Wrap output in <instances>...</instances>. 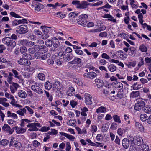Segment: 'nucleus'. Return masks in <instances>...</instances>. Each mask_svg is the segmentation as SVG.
I'll use <instances>...</instances> for the list:
<instances>
[{
  "label": "nucleus",
  "instance_id": "338daca9",
  "mask_svg": "<svg viewBox=\"0 0 151 151\" xmlns=\"http://www.w3.org/2000/svg\"><path fill=\"white\" fill-rule=\"evenodd\" d=\"M50 128L49 127L44 126L41 129V131L43 132H45L48 131Z\"/></svg>",
  "mask_w": 151,
  "mask_h": 151
},
{
  "label": "nucleus",
  "instance_id": "603ef678",
  "mask_svg": "<svg viewBox=\"0 0 151 151\" xmlns=\"http://www.w3.org/2000/svg\"><path fill=\"white\" fill-rule=\"evenodd\" d=\"M44 92L45 93L46 96L48 98L49 100L52 101L53 99L52 96H50L49 93L45 90H44Z\"/></svg>",
  "mask_w": 151,
  "mask_h": 151
},
{
  "label": "nucleus",
  "instance_id": "bb28decb",
  "mask_svg": "<svg viewBox=\"0 0 151 151\" xmlns=\"http://www.w3.org/2000/svg\"><path fill=\"white\" fill-rule=\"evenodd\" d=\"M10 145H14L15 147L17 149H20L21 146V144L17 141L11 142Z\"/></svg>",
  "mask_w": 151,
  "mask_h": 151
},
{
  "label": "nucleus",
  "instance_id": "c756f323",
  "mask_svg": "<svg viewBox=\"0 0 151 151\" xmlns=\"http://www.w3.org/2000/svg\"><path fill=\"white\" fill-rule=\"evenodd\" d=\"M73 58V55L72 54H68L65 55L63 60L66 61H69Z\"/></svg>",
  "mask_w": 151,
  "mask_h": 151
},
{
  "label": "nucleus",
  "instance_id": "f3484780",
  "mask_svg": "<svg viewBox=\"0 0 151 151\" xmlns=\"http://www.w3.org/2000/svg\"><path fill=\"white\" fill-rule=\"evenodd\" d=\"M112 84L114 87L118 89V90L120 89H122L123 86L122 83H121L116 81L113 83H112Z\"/></svg>",
  "mask_w": 151,
  "mask_h": 151
},
{
  "label": "nucleus",
  "instance_id": "c03bdc74",
  "mask_svg": "<svg viewBox=\"0 0 151 151\" xmlns=\"http://www.w3.org/2000/svg\"><path fill=\"white\" fill-rule=\"evenodd\" d=\"M45 44L47 47H51L52 44V40H50L47 39L45 42Z\"/></svg>",
  "mask_w": 151,
  "mask_h": 151
},
{
  "label": "nucleus",
  "instance_id": "5701e85b",
  "mask_svg": "<svg viewBox=\"0 0 151 151\" xmlns=\"http://www.w3.org/2000/svg\"><path fill=\"white\" fill-rule=\"evenodd\" d=\"M60 134L62 136H64L67 138L71 141H73L75 139L74 137L73 136L70 135L67 133L64 132H60Z\"/></svg>",
  "mask_w": 151,
  "mask_h": 151
},
{
  "label": "nucleus",
  "instance_id": "69168bd1",
  "mask_svg": "<svg viewBox=\"0 0 151 151\" xmlns=\"http://www.w3.org/2000/svg\"><path fill=\"white\" fill-rule=\"evenodd\" d=\"M97 130V127L95 125H92L91 127V131L93 133Z\"/></svg>",
  "mask_w": 151,
  "mask_h": 151
},
{
  "label": "nucleus",
  "instance_id": "f257e3e1",
  "mask_svg": "<svg viewBox=\"0 0 151 151\" xmlns=\"http://www.w3.org/2000/svg\"><path fill=\"white\" fill-rule=\"evenodd\" d=\"M72 4L76 6V8L78 9L86 8L87 6L89 5L90 4L87 2L85 1H83L80 3V1L78 0H73L72 1Z\"/></svg>",
  "mask_w": 151,
  "mask_h": 151
},
{
  "label": "nucleus",
  "instance_id": "dca6fc26",
  "mask_svg": "<svg viewBox=\"0 0 151 151\" xmlns=\"http://www.w3.org/2000/svg\"><path fill=\"white\" fill-rule=\"evenodd\" d=\"M35 5L36 6L34 8V10L36 12L39 11L40 10L44 8L43 5L40 3H35Z\"/></svg>",
  "mask_w": 151,
  "mask_h": 151
},
{
  "label": "nucleus",
  "instance_id": "ea45409f",
  "mask_svg": "<svg viewBox=\"0 0 151 151\" xmlns=\"http://www.w3.org/2000/svg\"><path fill=\"white\" fill-rule=\"evenodd\" d=\"M37 77L39 79L42 81L45 80V74L42 73H39Z\"/></svg>",
  "mask_w": 151,
  "mask_h": 151
},
{
  "label": "nucleus",
  "instance_id": "e433bc0d",
  "mask_svg": "<svg viewBox=\"0 0 151 151\" xmlns=\"http://www.w3.org/2000/svg\"><path fill=\"white\" fill-rule=\"evenodd\" d=\"M52 84L49 82H47L45 83V87L46 89L50 90L52 86Z\"/></svg>",
  "mask_w": 151,
  "mask_h": 151
},
{
  "label": "nucleus",
  "instance_id": "2eb2a0df",
  "mask_svg": "<svg viewBox=\"0 0 151 151\" xmlns=\"http://www.w3.org/2000/svg\"><path fill=\"white\" fill-rule=\"evenodd\" d=\"M40 47L39 45H35L32 48H29L28 49V51L29 53L33 54L38 51L40 50Z\"/></svg>",
  "mask_w": 151,
  "mask_h": 151
},
{
  "label": "nucleus",
  "instance_id": "cd10ccee",
  "mask_svg": "<svg viewBox=\"0 0 151 151\" xmlns=\"http://www.w3.org/2000/svg\"><path fill=\"white\" fill-rule=\"evenodd\" d=\"M81 61V59L79 58H74L73 60L68 63L69 64H75L80 63Z\"/></svg>",
  "mask_w": 151,
  "mask_h": 151
},
{
  "label": "nucleus",
  "instance_id": "39448f33",
  "mask_svg": "<svg viewBox=\"0 0 151 151\" xmlns=\"http://www.w3.org/2000/svg\"><path fill=\"white\" fill-rule=\"evenodd\" d=\"M27 127L29 128L28 130L30 131H37L38 129L37 127H41L40 124L39 123H31L27 125Z\"/></svg>",
  "mask_w": 151,
  "mask_h": 151
},
{
  "label": "nucleus",
  "instance_id": "774afa93",
  "mask_svg": "<svg viewBox=\"0 0 151 151\" xmlns=\"http://www.w3.org/2000/svg\"><path fill=\"white\" fill-rule=\"evenodd\" d=\"M40 144V143L36 140H34L33 142V145L35 147H38Z\"/></svg>",
  "mask_w": 151,
  "mask_h": 151
},
{
  "label": "nucleus",
  "instance_id": "0eeeda50",
  "mask_svg": "<svg viewBox=\"0 0 151 151\" xmlns=\"http://www.w3.org/2000/svg\"><path fill=\"white\" fill-rule=\"evenodd\" d=\"M28 31L27 25H22L17 27V29L16 30V32L20 34H23L27 33Z\"/></svg>",
  "mask_w": 151,
  "mask_h": 151
},
{
  "label": "nucleus",
  "instance_id": "2f4dec72",
  "mask_svg": "<svg viewBox=\"0 0 151 151\" xmlns=\"http://www.w3.org/2000/svg\"><path fill=\"white\" fill-rule=\"evenodd\" d=\"M144 111L145 113L147 114L151 113V106L150 105L145 106Z\"/></svg>",
  "mask_w": 151,
  "mask_h": 151
},
{
  "label": "nucleus",
  "instance_id": "37998d69",
  "mask_svg": "<svg viewBox=\"0 0 151 151\" xmlns=\"http://www.w3.org/2000/svg\"><path fill=\"white\" fill-rule=\"evenodd\" d=\"M147 115L145 114H141L140 116L141 120L143 122L147 121Z\"/></svg>",
  "mask_w": 151,
  "mask_h": 151
},
{
  "label": "nucleus",
  "instance_id": "864d4df0",
  "mask_svg": "<svg viewBox=\"0 0 151 151\" xmlns=\"http://www.w3.org/2000/svg\"><path fill=\"white\" fill-rule=\"evenodd\" d=\"M130 20V19L128 16L124 17V23L127 24H128L129 23V21Z\"/></svg>",
  "mask_w": 151,
  "mask_h": 151
},
{
  "label": "nucleus",
  "instance_id": "e2e57ef3",
  "mask_svg": "<svg viewBox=\"0 0 151 151\" xmlns=\"http://www.w3.org/2000/svg\"><path fill=\"white\" fill-rule=\"evenodd\" d=\"M101 57L102 58L106 59H109L110 58V57L106 53H103L101 54Z\"/></svg>",
  "mask_w": 151,
  "mask_h": 151
},
{
  "label": "nucleus",
  "instance_id": "a878e982",
  "mask_svg": "<svg viewBox=\"0 0 151 151\" xmlns=\"http://www.w3.org/2000/svg\"><path fill=\"white\" fill-rule=\"evenodd\" d=\"M107 68L111 72H114L117 69L116 67L112 64L108 65Z\"/></svg>",
  "mask_w": 151,
  "mask_h": 151
},
{
  "label": "nucleus",
  "instance_id": "4d7b16f0",
  "mask_svg": "<svg viewBox=\"0 0 151 151\" xmlns=\"http://www.w3.org/2000/svg\"><path fill=\"white\" fill-rule=\"evenodd\" d=\"M139 60H140V61L138 63V66L140 67L144 65V60L143 58L141 57L139 58Z\"/></svg>",
  "mask_w": 151,
  "mask_h": 151
},
{
  "label": "nucleus",
  "instance_id": "4c0bfd02",
  "mask_svg": "<svg viewBox=\"0 0 151 151\" xmlns=\"http://www.w3.org/2000/svg\"><path fill=\"white\" fill-rule=\"evenodd\" d=\"M27 40H22L18 41V45H19L26 46Z\"/></svg>",
  "mask_w": 151,
  "mask_h": 151
},
{
  "label": "nucleus",
  "instance_id": "b1692460",
  "mask_svg": "<svg viewBox=\"0 0 151 151\" xmlns=\"http://www.w3.org/2000/svg\"><path fill=\"white\" fill-rule=\"evenodd\" d=\"M136 48L133 47H131L129 48V55L132 57L135 56L136 51Z\"/></svg>",
  "mask_w": 151,
  "mask_h": 151
},
{
  "label": "nucleus",
  "instance_id": "13d9d810",
  "mask_svg": "<svg viewBox=\"0 0 151 151\" xmlns=\"http://www.w3.org/2000/svg\"><path fill=\"white\" fill-rule=\"evenodd\" d=\"M142 148L143 151H148L149 150L148 146L146 144L143 145Z\"/></svg>",
  "mask_w": 151,
  "mask_h": 151
},
{
  "label": "nucleus",
  "instance_id": "3c124183",
  "mask_svg": "<svg viewBox=\"0 0 151 151\" xmlns=\"http://www.w3.org/2000/svg\"><path fill=\"white\" fill-rule=\"evenodd\" d=\"M10 15L15 18H21V17L19 15L17 14H16L15 12H11L10 13Z\"/></svg>",
  "mask_w": 151,
  "mask_h": 151
},
{
  "label": "nucleus",
  "instance_id": "4468645a",
  "mask_svg": "<svg viewBox=\"0 0 151 151\" xmlns=\"http://www.w3.org/2000/svg\"><path fill=\"white\" fill-rule=\"evenodd\" d=\"M14 128L17 134H23L26 131V129L22 127H19L17 126L14 127Z\"/></svg>",
  "mask_w": 151,
  "mask_h": 151
},
{
  "label": "nucleus",
  "instance_id": "9d476101",
  "mask_svg": "<svg viewBox=\"0 0 151 151\" xmlns=\"http://www.w3.org/2000/svg\"><path fill=\"white\" fill-rule=\"evenodd\" d=\"M19 87L20 86L18 84L13 82L12 84L10 86L11 93L12 94L14 93L17 91V88Z\"/></svg>",
  "mask_w": 151,
  "mask_h": 151
},
{
  "label": "nucleus",
  "instance_id": "ddd939ff",
  "mask_svg": "<svg viewBox=\"0 0 151 151\" xmlns=\"http://www.w3.org/2000/svg\"><path fill=\"white\" fill-rule=\"evenodd\" d=\"M96 75V73L93 71L85 73L83 75L84 77H87L91 79L94 78Z\"/></svg>",
  "mask_w": 151,
  "mask_h": 151
},
{
  "label": "nucleus",
  "instance_id": "f8f14e48",
  "mask_svg": "<svg viewBox=\"0 0 151 151\" xmlns=\"http://www.w3.org/2000/svg\"><path fill=\"white\" fill-rule=\"evenodd\" d=\"M27 20L25 19H23L22 20H17L16 19L14 21H12V25L13 26H16L18 25L24 23L26 22Z\"/></svg>",
  "mask_w": 151,
  "mask_h": 151
},
{
  "label": "nucleus",
  "instance_id": "c9c22d12",
  "mask_svg": "<svg viewBox=\"0 0 151 151\" xmlns=\"http://www.w3.org/2000/svg\"><path fill=\"white\" fill-rule=\"evenodd\" d=\"M87 68L89 69V71H90L91 70H93V71H95L97 73H99L100 72L99 70L98 69H96L95 67H93V66H88ZM86 71L87 72H88V71H89V70H88V69H86Z\"/></svg>",
  "mask_w": 151,
  "mask_h": 151
},
{
  "label": "nucleus",
  "instance_id": "09e8293b",
  "mask_svg": "<svg viewBox=\"0 0 151 151\" xmlns=\"http://www.w3.org/2000/svg\"><path fill=\"white\" fill-rule=\"evenodd\" d=\"M20 51L21 54H23L26 52L27 49L25 46H23L20 47Z\"/></svg>",
  "mask_w": 151,
  "mask_h": 151
},
{
  "label": "nucleus",
  "instance_id": "a18cd8bd",
  "mask_svg": "<svg viewBox=\"0 0 151 151\" xmlns=\"http://www.w3.org/2000/svg\"><path fill=\"white\" fill-rule=\"evenodd\" d=\"M35 57L37 59H40L41 60H45L47 58V55L44 54L41 56L39 55L37 56L35 55Z\"/></svg>",
  "mask_w": 151,
  "mask_h": 151
},
{
  "label": "nucleus",
  "instance_id": "49530a36",
  "mask_svg": "<svg viewBox=\"0 0 151 151\" xmlns=\"http://www.w3.org/2000/svg\"><path fill=\"white\" fill-rule=\"evenodd\" d=\"M9 143V140L6 139H3L0 142V144L3 146H5L7 145Z\"/></svg>",
  "mask_w": 151,
  "mask_h": 151
},
{
  "label": "nucleus",
  "instance_id": "6e6d98bb",
  "mask_svg": "<svg viewBox=\"0 0 151 151\" xmlns=\"http://www.w3.org/2000/svg\"><path fill=\"white\" fill-rule=\"evenodd\" d=\"M97 141L101 142L103 140V136L101 134H98L96 137Z\"/></svg>",
  "mask_w": 151,
  "mask_h": 151
},
{
  "label": "nucleus",
  "instance_id": "72a5a7b5",
  "mask_svg": "<svg viewBox=\"0 0 151 151\" xmlns=\"http://www.w3.org/2000/svg\"><path fill=\"white\" fill-rule=\"evenodd\" d=\"M139 91H132L130 93V97L133 98L137 97L139 96Z\"/></svg>",
  "mask_w": 151,
  "mask_h": 151
},
{
  "label": "nucleus",
  "instance_id": "79ce46f5",
  "mask_svg": "<svg viewBox=\"0 0 151 151\" xmlns=\"http://www.w3.org/2000/svg\"><path fill=\"white\" fill-rule=\"evenodd\" d=\"M135 126L137 129H139L141 131L144 130V127L139 122H136Z\"/></svg>",
  "mask_w": 151,
  "mask_h": 151
},
{
  "label": "nucleus",
  "instance_id": "412c9836",
  "mask_svg": "<svg viewBox=\"0 0 151 151\" xmlns=\"http://www.w3.org/2000/svg\"><path fill=\"white\" fill-rule=\"evenodd\" d=\"M95 82L97 86L100 88L103 86L104 82L102 80L99 79H95Z\"/></svg>",
  "mask_w": 151,
  "mask_h": 151
},
{
  "label": "nucleus",
  "instance_id": "423d86ee",
  "mask_svg": "<svg viewBox=\"0 0 151 151\" xmlns=\"http://www.w3.org/2000/svg\"><path fill=\"white\" fill-rule=\"evenodd\" d=\"M31 88L34 92L40 95L43 94L44 92L43 90L40 87V85L36 83L31 86Z\"/></svg>",
  "mask_w": 151,
  "mask_h": 151
},
{
  "label": "nucleus",
  "instance_id": "6e6552de",
  "mask_svg": "<svg viewBox=\"0 0 151 151\" xmlns=\"http://www.w3.org/2000/svg\"><path fill=\"white\" fill-rule=\"evenodd\" d=\"M145 106V103L142 100L138 101L135 104L134 106V109L137 111H139L143 109Z\"/></svg>",
  "mask_w": 151,
  "mask_h": 151
},
{
  "label": "nucleus",
  "instance_id": "473e14b6",
  "mask_svg": "<svg viewBox=\"0 0 151 151\" xmlns=\"http://www.w3.org/2000/svg\"><path fill=\"white\" fill-rule=\"evenodd\" d=\"M106 108L103 106H101L97 109L96 112L97 113H104L106 111Z\"/></svg>",
  "mask_w": 151,
  "mask_h": 151
},
{
  "label": "nucleus",
  "instance_id": "4be33fe9",
  "mask_svg": "<svg viewBox=\"0 0 151 151\" xmlns=\"http://www.w3.org/2000/svg\"><path fill=\"white\" fill-rule=\"evenodd\" d=\"M53 46L55 48L58 47L60 45V42L59 40L56 37H54L52 40V44Z\"/></svg>",
  "mask_w": 151,
  "mask_h": 151
},
{
  "label": "nucleus",
  "instance_id": "0e129e2a",
  "mask_svg": "<svg viewBox=\"0 0 151 151\" xmlns=\"http://www.w3.org/2000/svg\"><path fill=\"white\" fill-rule=\"evenodd\" d=\"M99 62L101 65H105L107 63V62L104 59H101L99 60Z\"/></svg>",
  "mask_w": 151,
  "mask_h": 151
},
{
  "label": "nucleus",
  "instance_id": "de8ad7c7",
  "mask_svg": "<svg viewBox=\"0 0 151 151\" xmlns=\"http://www.w3.org/2000/svg\"><path fill=\"white\" fill-rule=\"evenodd\" d=\"M3 130L5 131H8L10 129V127L7 124H4L2 127Z\"/></svg>",
  "mask_w": 151,
  "mask_h": 151
},
{
  "label": "nucleus",
  "instance_id": "a19ab883",
  "mask_svg": "<svg viewBox=\"0 0 151 151\" xmlns=\"http://www.w3.org/2000/svg\"><path fill=\"white\" fill-rule=\"evenodd\" d=\"M113 118L115 122L119 123H121V121L120 119V117L118 116L117 115H114L113 116Z\"/></svg>",
  "mask_w": 151,
  "mask_h": 151
},
{
  "label": "nucleus",
  "instance_id": "aec40b11",
  "mask_svg": "<svg viewBox=\"0 0 151 151\" xmlns=\"http://www.w3.org/2000/svg\"><path fill=\"white\" fill-rule=\"evenodd\" d=\"M27 110L25 108L20 109L19 110L16 111V113L20 116H24V114H26Z\"/></svg>",
  "mask_w": 151,
  "mask_h": 151
},
{
  "label": "nucleus",
  "instance_id": "20e7f679",
  "mask_svg": "<svg viewBox=\"0 0 151 151\" xmlns=\"http://www.w3.org/2000/svg\"><path fill=\"white\" fill-rule=\"evenodd\" d=\"M88 16L86 14H82L78 17V19H77V23L79 25L85 27L86 24Z\"/></svg>",
  "mask_w": 151,
  "mask_h": 151
},
{
  "label": "nucleus",
  "instance_id": "f03ea898",
  "mask_svg": "<svg viewBox=\"0 0 151 151\" xmlns=\"http://www.w3.org/2000/svg\"><path fill=\"white\" fill-rule=\"evenodd\" d=\"M29 55V54L25 53L22 55V58L17 61L18 64L21 65H29L31 64L30 62L28 59L27 58L28 56Z\"/></svg>",
  "mask_w": 151,
  "mask_h": 151
},
{
  "label": "nucleus",
  "instance_id": "7c9ffc66",
  "mask_svg": "<svg viewBox=\"0 0 151 151\" xmlns=\"http://www.w3.org/2000/svg\"><path fill=\"white\" fill-rule=\"evenodd\" d=\"M139 49L142 52H146L147 51V47L144 44L141 45L139 47Z\"/></svg>",
  "mask_w": 151,
  "mask_h": 151
},
{
  "label": "nucleus",
  "instance_id": "c85d7f7f",
  "mask_svg": "<svg viewBox=\"0 0 151 151\" xmlns=\"http://www.w3.org/2000/svg\"><path fill=\"white\" fill-rule=\"evenodd\" d=\"M124 91V90L122 89H119L117 95V96L120 99L124 97L125 96L124 94L123 93Z\"/></svg>",
  "mask_w": 151,
  "mask_h": 151
},
{
  "label": "nucleus",
  "instance_id": "6ab92c4d",
  "mask_svg": "<svg viewBox=\"0 0 151 151\" xmlns=\"http://www.w3.org/2000/svg\"><path fill=\"white\" fill-rule=\"evenodd\" d=\"M122 144L124 148L127 149L129 146V142L127 139L124 138L122 141Z\"/></svg>",
  "mask_w": 151,
  "mask_h": 151
},
{
  "label": "nucleus",
  "instance_id": "9b49d317",
  "mask_svg": "<svg viewBox=\"0 0 151 151\" xmlns=\"http://www.w3.org/2000/svg\"><path fill=\"white\" fill-rule=\"evenodd\" d=\"M84 97L85 99V102L87 104L91 105L92 104V96L91 95L89 94L86 93L84 95Z\"/></svg>",
  "mask_w": 151,
  "mask_h": 151
},
{
  "label": "nucleus",
  "instance_id": "8fccbe9b",
  "mask_svg": "<svg viewBox=\"0 0 151 151\" xmlns=\"http://www.w3.org/2000/svg\"><path fill=\"white\" fill-rule=\"evenodd\" d=\"M56 16L58 17L63 19L65 17V15L63 14L61 12H58L56 14Z\"/></svg>",
  "mask_w": 151,
  "mask_h": 151
},
{
  "label": "nucleus",
  "instance_id": "a211bd4d",
  "mask_svg": "<svg viewBox=\"0 0 151 151\" xmlns=\"http://www.w3.org/2000/svg\"><path fill=\"white\" fill-rule=\"evenodd\" d=\"M75 93V90L74 88L72 87H70L68 88L66 92L68 96H73Z\"/></svg>",
  "mask_w": 151,
  "mask_h": 151
},
{
  "label": "nucleus",
  "instance_id": "5fc2aeb1",
  "mask_svg": "<svg viewBox=\"0 0 151 151\" xmlns=\"http://www.w3.org/2000/svg\"><path fill=\"white\" fill-rule=\"evenodd\" d=\"M34 45V43L33 42L29 41L27 40L26 46L27 47H32Z\"/></svg>",
  "mask_w": 151,
  "mask_h": 151
},
{
  "label": "nucleus",
  "instance_id": "7ed1b4c3",
  "mask_svg": "<svg viewBox=\"0 0 151 151\" xmlns=\"http://www.w3.org/2000/svg\"><path fill=\"white\" fill-rule=\"evenodd\" d=\"M2 42L5 45L12 48L15 47L16 45V42L14 40H11L9 37H7L3 38Z\"/></svg>",
  "mask_w": 151,
  "mask_h": 151
},
{
  "label": "nucleus",
  "instance_id": "393cba45",
  "mask_svg": "<svg viewBox=\"0 0 151 151\" xmlns=\"http://www.w3.org/2000/svg\"><path fill=\"white\" fill-rule=\"evenodd\" d=\"M18 96L22 98H25L27 96L26 93L22 90H20L18 93Z\"/></svg>",
  "mask_w": 151,
  "mask_h": 151
},
{
  "label": "nucleus",
  "instance_id": "1a4fd4ad",
  "mask_svg": "<svg viewBox=\"0 0 151 151\" xmlns=\"http://www.w3.org/2000/svg\"><path fill=\"white\" fill-rule=\"evenodd\" d=\"M129 137L131 138V141L132 142L134 141V143L136 145L138 146H140L142 143L143 141L142 139L139 136H136V137H135V140H134L133 137L132 136H130Z\"/></svg>",
  "mask_w": 151,
  "mask_h": 151
},
{
  "label": "nucleus",
  "instance_id": "58836bf2",
  "mask_svg": "<svg viewBox=\"0 0 151 151\" xmlns=\"http://www.w3.org/2000/svg\"><path fill=\"white\" fill-rule=\"evenodd\" d=\"M43 29L45 33H48L49 32L52 31V29L50 27L44 26L43 27Z\"/></svg>",
  "mask_w": 151,
  "mask_h": 151
},
{
  "label": "nucleus",
  "instance_id": "680f3d73",
  "mask_svg": "<svg viewBox=\"0 0 151 151\" xmlns=\"http://www.w3.org/2000/svg\"><path fill=\"white\" fill-rule=\"evenodd\" d=\"M79 14L78 13H75L74 12H71L69 13V17H74L78 15Z\"/></svg>",
  "mask_w": 151,
  "mask_h": 151
},
{
  "label": "nucleus",
  "instance_id": "bf43d9fd",
  "mask_svg": "<svg viewBox=\"0 0 151 151\" xmlns=\"http://www.w3.org/2000/svg\"><path fill=\"white\" fill-rule=\"evenodd\" d=\"M77 104V102L75 101L72 100L70 101V105L71 106L72 108H74Z\"/></svg>",
  "mask_w": 151,
  "mask_h": 151
},
{
  "label": "nucleus",
  "instance_id": "052dcab7",
  "mask_svg": "<svg viewBox=\"0 0 151 151\" xmlns=\"http://www.w3.org/2000/svg\"><path fill=\"white\" fill-rule=\"evenodd\" d=\"M23 76L24 78H28L32 76V74L28 73H25L23 74Z\"/></svg>",
  "mask_w": 151,
  "mask_h": 151
},
{
  "label": "nucleus",
  "instance_id": "f704fd0d",
  "mask_svg": "<svg viewBox=\"0 0 151 151\" xmlns=\"http://www.w3.org/2000/svg\"><path fill=\"white\" fill-rule=\"evenodd\" d=\"M11 71L14 75V77L18 79H20L21 78V75H19L18 72L16 70L12 69L11 70Z\"/></svg>",
  "mask_w": 151,
  "mask_h": 151
}]
</instances>
